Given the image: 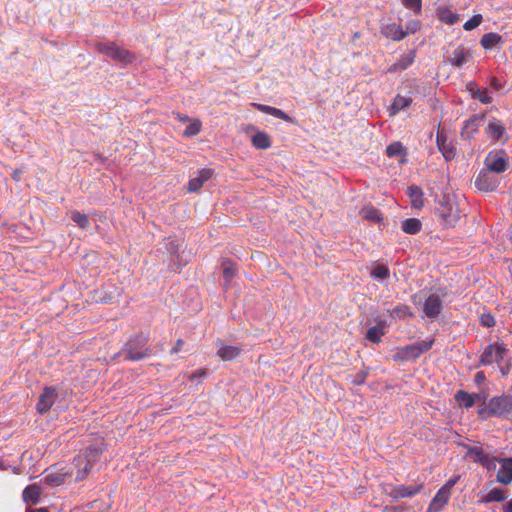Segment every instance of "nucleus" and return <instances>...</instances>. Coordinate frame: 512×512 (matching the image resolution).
<instances>
[{
  "label": "nucleus",
  "instance_id": "nucleus-26",
  "mask_svg": "<svg viewBox=\"0 0 512 512\" xmlns=\"http://www.w3.org/2000/svg\"><path fill=\"white\" fill-rule=\"evenodd\" d=\"M241 353V349L231 345H221L217 351V355L224 361H232Z\"/></svg>",
  "mask_w": 512,
  "mask_h": 512
},
{
  "label": "nucleus",
  "instance_id": "nucleus-7",
  "mask_svg": "<svg viewBox=\"0 0 512 512\" xmlns=\"http://www.w3.org/2000/svg\"><path fill=\"white\" fill-rule=\"evenodd\" d=\"M507 352L506 345L504 343L489 344L483 351L480 357V363L482 365H491L493 363L501 364L504 355Z\"/></svg>",
  "mask_w": 512,
  "mask_h": 512
},
{
  "label": "nucleus",
  "instance_id": "nucleus-3",
  "mask_svg": "<svg viewBox=\"0 0 512 512\" xmlns=\"http://www.w3.org/2000/svg\"><path fill=\"white\" fill-rule=\"evenodd\" d=\"M147 343L148 337L142 334L131 338L122 349L124 359L129 361H139L150 356L152 351L147 346Z\"/></svg>",
  "mask_w": 512,
  "mask_h": 512
},
{
  "label": "nucleus",
  "instance_id": "nucleus-16",
  "mask_svg": "<svg viewBox=\"0 0 512 512\" xmlns=\"http://www.w3.org/2000/svg\"><path fill=\"white\" fill-rule=\"evenodd\" d=\"M423 311L428 318H437L442 311V301L437 295H430L424 302Z\"/></svg>",
  "mask_w": 512,
  "mask_h": 512
},
{
  "label": "nucleus",
  "instance_id": "nucleus-37",
  "mask_svg": "<svg viewBox=\"0 0 512 512\" xmlns=\"http://www.w3.org/2000/svg\"><path fill=\"white\" fill-rule=\"evenodd\" d=\"M505 499L502 489L494 488L490 490L482 499L484 503L501 502Z\"/></svg>",
  "mask_w": 512,
  "mask_h": 512
},
{
  "label": "nucleus",
  "instance_id": "nucleus-59",
  "mask_svg": "<svg viewBox=\"0 0 512 512\" xmlns=\"http://www.w3.org/2000/svg\"><path fill=\"white\" fill-rule=\"evenodd\" d=\"M28 512H47V510L45 508H40V509H36V510H30Z\"/></svg>",
  "mask_w": 512,
  "mask_h": 512
},
{
  "label": "nucleus",
  "instance_id": "nucleus-47",
  "mask_svg": "<svg viewBox=\"0 0 512 512\" xmlns=\"http://www.w3.org/2000/svg\"><path fill=\"white\" fill-rule=\"evenodd\" d=\"M269 115L274 116V117L281 119L283 121H286V122L290 121V117L285 112H283L281 109H278L276 107L271 108Z\"/></svg>",
  "mask_w": 512,
  "mask_h": 512
},
{
  "label": "nucleus",
  "instance_id": "nucleus-1",
  "mask_svg": "<svg viewBox=\"0 0 512 512\" xmlns=\"http://www.w3.org/2000/svg\"><path fill=\"white\" fill-rule=\"evenodd\" d=\"M102 450L97 446L87 447L84 452L74 457L72 463L67 465L68 469L74 471L73 481L84 480L91 472L94 465L100 461Z\"/></svg>",
  "mask_w": 512,
  "mask_h": 512
},
{
  "label": "nucleus",
  "instance_id": "nucleus-42",
  "mask_svg": "<svg viewBox=\"0 0 512 512\" xmlns=\"http://www.w3.org/2000/svg\"><path fill=\"white\" fill-rule=\"evenodd\" d=\"M371 276L375 279H386L389 277V269L385 265H377L371 271Z\"/></svg>",
  "mask_w": 512,
  "mask_h": 512
},
{
  "label": "nucleus",
  "instance_id": "nucleus-12",
  "mask_svg": "<svg viewBox=\"0 0 512 512\" xmlns=\"http://www.w3.org/2000/svg\"><path fill=\"white\" fill-rule=\"evenodd\" d=\"M74 471L64 466L57 471L49 472L45 477V482L48 485L59 486L66 482L73 481Z\"/></svg>",
  "mask_w": 512,
  "mask_h": 512
},
{
  "label": "nucleus",
  "instance_id": "nucleus-43",
  "mask_svg": "<svg viewBox=\"0 0 512 512\" xmlns=\"http://www.w3.org/2000/svg\"><path fill=\"white\" fill-rule=\"evenodd\" d=\"M482 21H483L482 15L476 14L464 23L463 28L466 31H471V30L475 29L476 27H478L482 23Z\"/></svg>",
  "mask_w": 512,
  "mask_h": 512
},
{
  "label": "nucleus",
  "instance_id": "nucleus-53",
  "mask_svg": "<svg viewBox=\"0 0 512 512\" xmlns=\"http://www.w3.org/2000/svg\"><path fill=\"white\" fill-rule=\"evenodd\" d=\"M485 374L482 371H479L475 374L474 381L477 385H481L485 381Z\"/></svg>",
  "mask_w": 512,
  "mask_h": 512
},
{
  "label": "nucleus",
  "instance_id": "nucleus-51",
  "mask_svg": "<svg viewBox=\"0 0 512 512\" xmlns=\"http://www.w3.org/2000/svg\"><path fill=\"white\" fill-rule=\"evenodd\" d=\"M366 377H367V373L366 372H360L358 373L354 379L352 380V382L356 385H362L365 380H366Z\"/></svg>",
  "mask_w": 512,
  "mask_h": 512
},
{
  "label": "nucleus",
  "instance_id": "nucleus-2",
  "mask_svg": "<svg viewBox=\"0 0 512 512\" xmlns=\"http://www.w3.org/2000/svg\"><path fill=\"white\" fill-rule=\"evenodd\" d=\"M478 415L483 419L492 416L505 418L512 416V396L501 395L491 398L484 407L478 410Z\"/></svg>",
  "mask_w": 512,
  "mask_h": 512
},
{
  "label": "nucleus",
  "instance_id": "nucleus-39",
  "mask_svg": "<svg viewBox=\"0 0 512 512\" xmlns=\"http://www.w3.org/2000/svg\"><path fill=\"white\" fill-rule=\"evenodd\" d=\"M384 335V331L379 326L370 327L366 333V339L373 343H379L381 341V337Z\"/></svg>",
  "mask_w": 512,
  "mask_h": 512
},
{
  "label": "nucleus",
  "instance_id": "nucleus-4",
  "mask_svg": "<svg viewBox=\"0 0 512 512\" xmlns=\"http://www.w3.org/2000/svg\"><path fill=\"white\" fill-rule=\"evenodd\" d=\"M96 49L111 58L114 61L131 64L136 60V56L133 52L118 46L115 42H99L96 44Z\"/></svg>",
  "mask_w": 512,
  "mask_h": 512
},
{
  "label": "nucleus",
  "instance_id": "nucleus-32",
  "mask_svg": "<svg viewBox=\"0 0 512 512\" xmlns=\"http://www.w3.org/2000/svg\"><path fill=\"white\" fill-rule=\"evenodd\" d=\"M422 224L419 219L408 218L402 222L401 228L407 234H417L421 230Z\"/></svg>",
  "mask_w": 512,
  "mask_h": 512
},
{
  "label": "nucleus",
  "instance_id": "nucleus-56",
  "mask_svg": "<svg viewBox=\"0 0 512 512\" xmlns=\"http://www.w3.org/2000/svg\"><path fill=\"white\" fill-rule=\"evenodd\" d=\"M173 114L175 115L176 119L179 120L182 123H186V122H189L191 120L187 115H184V114H181V113H173Z\"/></svg>",
  "mask_w": 512,
  "mask_h": 512
},
{
  "label": "nucleus",
  "instance_id": "nucleus-54",
  "mask_svg": "<svg viewBox=\"0 0 512 512\" xmlns=\"http://www.w3.org/2000/svg\"><path fill=\"white\" fill-rule=\"evenodd\" d=\"M418 29V23L417 21H411L407 24V29L405 31H408L409 33H414Z\"/></svg>",
  "mask_w": 512,
  "mask_h": 512
},
{
  "label": "nucleus",
  "instance_id": "nucleus-19",
  "mask_svg": "<svg viewBox=\"0 0 512 512\" xmlns=\"http://www.w3.org/2000/svg\"><path fill=\"white\" fill-rule=\"evenodd\" d=\"M381 33L386 38L394 41H400L408 35V31H404V29L396 23L383 25Z\"/></svg>",
  "mask_w": 512,
  "mask_h": 512
},
{
  "label": "nucleus",
  "instance_id": "nucleus-50",
  "mask_svg": "<svg viewBox=\"0 0 512 512\" xmlns=\"http://www.w3.org/2000/svg\"><path fill=\"white\" fill-rule=\"evenodd\" d=\"M474 403L476 402H482L483 404H487V394L485 392L481 393H472Z\"/></svg>",
  "mask_w": 512,
  "mask_h": 512
},
{
  "label": "nucleus",
  "instance_id": "nucleus-22",
  "mask_svg": "<svg viewBox=\"0 0 512 512\" xmlns=\"http://www.w3.org/2000/svg\"><path fill=\"white\" fill-rule=\"evenodd\" d=\"M407 193L414 208L420 209L424 206V193L420 187L415 185L409 186Z\"/></svg>",
  "mask_w": 512,
  "mask_h": 512
},
{
  "label": "nucleus",
  "instance_id": "nucleus-11",
  "mask_svg": "<svg viewBox=\"0 0 512 512\" xmlns=\"http://www.w3.org/2000/svg\"><path fill=\"white\" fill-rule=\"evenodd\" d=\"M424 488V482L421 481L415 485H397L395 486L391 492L390 496L394 500L402 499V498H411L419 494Z\"/></svg>",
  "mask_w": 512,
  "mask_h": 512
},
{
  "label": "nucleus",
  "instance_id": "nucleus-9",
  "mask_svg": "<svg viewBox=\"0 0 512 512\" xmlns=\"http://www.w3.org/2000/svg\"><path fill=\"white\" fill-rule=\"evenodd\" d=\"M436 144L446 161H451L457 156V150L454 141L449 140L444 132H437Z\"/></svg>",
  "mask_w": 512,
  "mask_h": 512
},
{
  "label": "nucleus",
  "instance_id": "nucleus-55",
  "mask_svg": "<svg viewBox=\"0 0 512 512\" xmlns=\"http://www.w3.org/2000/svg\"><path fill=\"white\" fill-rule=\"evenodd\" d=\"M184 344V341L182 339H178L174 347L171 349V354L178 353L182 346Z\"/></svg>",
  "mask_w": 512,
  "mask_h": 512
},
{
  "label": "nucleus",
  "instance_id": "nucleus-24",
  "mask_svg": "<svg viewBox=\"0 0 512 512\" xmlns=\"http://www.w3.org/2000/svg\"><path fill=\"white\" fill-rule=\"evenodd\" d=\"M504 131H505V127L503 126L501 121L498 119H495V118L489 122V124L486 128L487 135L489 137H491L492 140H494V141L500 140Z\"/></svg>",
  "mask_w": 512,
  "mask_h": 512
},
{
  "label": "nucleus",
  "instance_id": "nucleus-48",
  "mask_svg": "<svg viewBox=\"0 0 512 512\" xmlns=\"http://www.w3.org/2000/svg\"><path fill=\"white\" fill-rule=\"evenodd\" d=\"M460 476L449 479L440 489L451 495V490L454 485L459 481Z\"/></svg>",
  "mask_w": 512,
  "mask_h": 512
},
{
  "label": "nucleus",
  "instance_id": "nucleus-35",
  "mask_svg": "<svg viewBox=\"0 0 512 512\" xmlns=\"http://www.w3.org/2000/svg\"><path fill=\"white\" fill-rule=\"evenodd\" d=\"M439 19L449 25L455 24L459 20V15L454 13L449 8H441L438 11Z\"/></svg>",
  "mask_w": 512,
  "mask_h": 512
},
{
  "label": "nucleus",
  "instance_id": "nucleus-27",
  "mask_svg": "<svg viewBox=\"0 0 512 512\" xmlns=\"http://www.w3.org/2000/svg\"><path fill=\"white\" fill-rule=\"evenodd\" d=\"M500 43H502V36L494 32L484 34L480 40V44L486 50L493 49Z\"/></svg>",
  "mask_w": 512,
  "mask_h": 512
},
{
  "label": "nucleus",
  "instance_id": "nucleus-10",
  "mask_svg": "<svg viewBox=\"0 0 512 512\" xmlns=\"http://www.w3.org/2000/svg\"><path fill=\"white\" fill-rule=\"evenodd\" d=\"M474 184L475 187L482 192H492L498 187L499 180L497 177L491 175V172L483 169L476 177Z\"/></svg>",
  "mask_w": 512,
  "mask_h": 512
},
{
  "label": "nucleus",
  "instance_id": "nucleus-49",
  "mask_svg": "<svg viewBox=\"0 0 512 512\" xmlns=\"http://www.w3.org/2000/svg\"><path fill=\"white\" fill-rule=\"evenodd\" d=\"M206 373H207L206 369H198V370L194 371L193 373H191L189 375L188 379L191 382H195L196 380L205 377Z\"/></svg>",
  "mask_w": 512,
  "mask_h": 512
},
{
  "label": "nucleus",
  "instance_id": "nucleus-52",
  "mask_svg": "<svg viewBox=\"0 0 512 512\" xmlns=\"http://www.w3.org/2000/svg\"><path fill=\"white\" fill-rule=\"evenodd\" d=\"M252 105L258 109L259 111L270 114L272 106L264 105V104H258V103H252Z\"/></svg>",
  "mask_w": 512,
  "mask_h": 512
},
{
  "label": "nucleus",
  "instance_id": "nucleus-45",
  "mask_svg": "<svg viewBox=\"0 0 512 512\" xmlns=\"http://www.w3.org/2000/svg\"><path fill=\"white\" fill-rule=\"evenodd\" d=\"M480 323L482 326L484 327H493L495 326L496 324V321H495V318L492 314L490 313H483L481 316H480Z\"/></svg>",
  "mask_w": 512,
  "mask_h": 512
},
{
  "label": "nucleus",
  "instance_id": "nucleus-14",
  "mask_svg": "<svg viewBox=\"0 0 512 512\" xmlns=\"http://www.w3.org/2000/svg\"><path fill=\"white\" fill-rule=\"evenodd\" d=\"M484 115H473L471 118L464 122L461 128L460 136L464 140H470L478 132V127L483 121Z\"/></svg>",
  "mask_w": 512,
  "mask_h": 512
},
{
  "label": "nucleus",
  "instance_id": "nucleus-18",
  "mask_svg": "<svg viewBox=\"0 0 512 512\" xmlns=\"http://www.w3.org/2000/svg\"><path fill=\"white\" fill-rule=\"evenodd\" d=\"M499 463L501 467L497 473V481L508 485L512 482V458H503Z\"/></svg>",
  "mask_w": 512,
  "mask_h": 512
},
{
  "label": "nucleus",
  "instance_id": "nucleus-36",
  "mask_svg": "<svg viewBox=\"0 0 512 512\" xmlns=\"http://www.w3.org/2000/svg\"><path fill=\"white\" fill-rule=\"evenodd\" d=\"M391 316L399 319H405L413 317L414 314L408 305L399 304L393 308V310L391 311Z\"/></svg>",
  "mask_w": 512,
  "mask_h": 512
},
{
  "label": "nucleus",
  "instance_id": "nucleus-23",
  "mask_svg": "<svg viewBox=\"0 0 512 512\" xmlns=\"http://www.w3.org/2000/svg\"><path fill=\"white\" fill-rule=\"evenodd\" d=\"M41 488L37 484L28 485L23 491V500L26 503L37 504L41 497Z\"/></svg>",
  "mask_w": 512,
  "mask_h": 512
},
{
  "label": "nucleus",
  "instance_id": "nucleus-38",
  "mask_svg": "<svg viewBox=\"0 0 512 512\" xmlns=\"http://www.w3.org/2000/svg\"><path fill=\"white\" fill-rule=\"evenodd\" d=\"M202 128V123L199 119H193L189 121V125L183 132V135L186 137H192L200 133Z\"/></svg>",
  "mask_w": 512,
  "mask_h": 512
},
{
  "label": "nucleus",
  "instance_id": "nucleus-33",
  "mask_svg": "<svg viewBox=\"0 0 512 512\" xmlns=\"http://www.w3.org/2000/svg\"><path fill=\"white\" fill-rule=\"evenodd\" d=\"M454 398L459 403V405L465 407L466 409H469L475 405L472 393H468L464 390L457 391Z\"/></svg>",
  "mask_w": 512,
  "mask_h": 512
},
{
  "label": "nucleus",
  "instance_id": "nucleus-13",
  "mask_svg": "<svg viewBox=\"0 0 512 512\" xmlns=\"http://www.w3.org/2000/svg\"><path fill=\"white\" fill-rule=\"evenodd\" d=\"M437 213L447 226H455L459 220L458 210L449 202H441Z\"/></svg>",
  "mask_w": 512,
  "mask_h": 512
},
{
  "label": "nucleus",
  "instance_id": "nucleus-44",
  "mask_svg": "<svg viewBox=\"0 0 512 512\" xmlns=\"http://www.w3.org/2000/svg\"><path fill=\"white\" fill-rule=\"evenodd\" d=\"M403 5L415 13H419L422 7V0H402Z\"/></svg>",
  "mask_w": 512,
  "mask_h": 512
},
{
  "label": "nucleus",
  "instance_id": "nucleus-20",
  "mask_svg": "<svg viewBox=\"0 0 512 512\" xmlns=\"http://www.w3.org/2000/svg\"><path fill=\"white\" fill-rule=\"evenodd\" d=\"M386 155L389 158L400 157L398 160L400 164L407 162L408 153L406 147L400 141L390 143L386 148Z\"/></svg>",
  "mask_w": 512,
  "mask_h": 512
},
{
  "label": "nucleus",
  "instance_id": "nucleus-46",
  "mask_svg": "<svg viewBox=\"0 0 512 512\" xmlns=\"http://www.w3.org/2000/svg\"><path fill=\"white\" fill-rule=\"evenodd\" d=\"M499 461L500 460H498L496 457L488 455L487 460L485 459L481 465L486 467L488 470H495L497 467V462Z\"/></svg>",
  "mask_w": 512,
  "mask_h": 512
},
{
  "label": "nucleus",
  "instance_id": "nucleus-28",
  "mask_svg": "<svg viewBox=\"0 0 512 512\" xmlns=\"http://www.w3.org/2000/svg\"><path fill=\"white\" fill-rule=\"evenodd\" d=\"M469 57V53L466 51L463 47L456 48L452 55L449 58L450 64L461 67L467 62V59Z\"/></svg>",
  "mask_w": 512,
  "mask_h": 512
},
{
  "label": "nucleus",
  "instance_id": "nucleus-40",
  "mask_svg": "<svg viewBox=\"0 0 512 512\" xmlns=\"http://www.w3.org/2000/svg\"><path fill=\"white\" fill-rule=\"evenodd\" d=\"M223 267V277L226 282H230L232 278L235 276L236 268L234 264L230 260H224L222 262Z\"/></svg>",
  "mask_w": 512,
  "mask_h": 512
},
{
  "label": "nucleus",
  "instance_id": "nucleus-21",
  "mask_svg": "<svg viewBox=\"0 0 512 512\" xmlns=\"http://www.w3.org/2000/svg\"><path fill=\"white\" fill-rule=\"evenodd\" d=\"M451 495L439 489L431 500L427 512H441L444 506L449 502Z\"/></svg>",
  "mask_w": 512,
  "mask_h": 512
},
{
  "label": "nucleus",
  "instance_id": "nucleus-30",
  "mask_svg": "<svg viewBox=\"0 0 512 512\" xmlns=\"http://www.w3.org/2000/svg\"><path fill=\"white\" fill-rule=\"evenodd\" d=\"M252 145L261 150L268 149L271 146L270 136L265 132H257L251 139Z\"/></svg>",
  "mask_w": 512,
  "mask_h": 512
},
{
  "label": "nucleus",
  "instance_id": "nucleus-60",
  "mask_svg": "<svg viewBox=\"0 0 512 512\" xmlns=\"http://www.w3.org/2000/svg\"><path fill=\"white\" fill-rule=\"evenodd\" d=\"M500 370H501V372H502V374H503V375H505V374H506L503 368H501Z\"/></svg>",
  "mask_w": 512,
  "mask_h": 512
},
{
  "label": "nucleus",
  "instance_id": "nucleus-58",
  "mask_svg": "<svg viewBox=\"0 0 512 512\" xmlns=\"http://www.w3.org/2000/svg\"><path fill=\"white\" fill-rule=\"evenodd\" d=\"M12 177H13L14 180L19 181V179H20V171L15 170L13 172V174H12Z\"/></svg>",
  "mask_w": 512,
  "mask_h": 512
},
{
  "label": "nucleus",
  "instance_id": "nucleus-8",
  "mask_svg": "<svg viewBox=\"0 0 512 512\" xmlns=\"http://www.w3.org/2000/svg\"><path fill=\"white\" fill-rule=\"evenodd\" d=\"M59 393L56 387L47 386L43 389L39 395L38 402L36 404V410L39 414H45L54 405L58 399Z\"/></svg>",
  "mask_w": 512,
  "mask_h": 512
},
{
  "label": "nucleus",
  "instance_id": "nucleus-34",
  "mask_svg": "<svg viewBox=\"0 0 512 512\" xmlns=\"http://www.w3.org/2000/svg\"><path fill=\"white\" fill-rule=\"evenodd\" d=\"M466 455L470 457L473 462L482 464L485 459L487 460L489 454L485 453L482 447L474 446L468 448Z\"/></svg>",
  "mask_w": 512,
  "mask_h": 512
},
{
  "label": "nucleus",
  "instance_id": "nucleus-31",
  "mask_svg": "<svg viewBox=\"0 0 512 512\" xmlns=\"http://www.w3.org/2000/svg\"><path fill=\"white\" fill-rule=\"evenodd\" d=\"M360 215L369 221L380 222L382 220L381 213L374 206L367 205L360 210Z\"/></svg>",
  "mask_w": 512,
  "mask_h": 512
},
{
  "label": "nucleus",
  "instance_id": "nucleus-41",
  "mask_svg": "<svg viewBox=\"0 0 512 512\" xmlns=\"http://www.w3.org/2000/svg\"><path fill=\"white\" fill-rule=\"evenodd\" d=\"M72 220L82 229H86L89 226V219L86 214L79 211H74L71 215Z\"/></svg>",
  "mask_w": 512,
  "mask_h": 512
},
{
  "label": "nucleus",
  "instance_id": "nucleus-29",
  "mask_svg": "<svg viewBox=\"0 0 512 512\" xmlns=\"http://www.w3.org/2000/svg\"><path fill=\"white\" fill-rule=\"evenodd\" d=\"M411 103V97H406L400 94L396 95L391 105L390 114L396 115L400 110L410 106Z\"/></svg>",
  "mask_w": 512,
  "mask_h": 512
},
{
  "label": "nucleus",
  "instance_id": "nucleus-5",
  "mask_svg": "<svg viewBox=\"0 0 512 512\" xmlns=\"http://www.w3.org/2000/svg\"><path fill=\"white\" fill-rule=\"evenodd\" d=\"M434 344V339L432 337H429L425 340L418 341L413 344H409L406 346H403L399 349V351L396 354V358L404 361H409L411 359H417L422 354L429 351Z\"/></svg>",
  "mask_w": 512,
  "mask_h": 512
},
{
  "label": "nucleus",
  "instance_id": "nucleus-6",
  "mask_svg": "<svg viewBox=\"0 0 512 512\" xmlns=\"http://www.w3.org/2000/svg\"><path fill=\"white\" fill-rule=\"evenodd\" d=\"M509 157L504 150H492L485 157V169L489 172L502 173L508 168Z\"/></svg>",
  "mask_w": 512,
  "mask_h": 512
},
{
  "label": "nucleus",
  "instance_id": "nucleus-57",
  "mask_svg": "<svg viewBox=\"0 0 512 512\" xmlns=\"http://www.w3.org/2000/svg\"><path fill=\"white\" fill-rule=\"evenodd\" d=\"M504 512H512V500L507 502V504L504 506Z\"/></svg>",
  "mask_w": 512,
  "mask_h": 512
},
{
  "label": "nucleus",
  "instance_id": "nucleus-17",
  "mask_svg": "<svg viewBox=\"0 0 512 512\" xmlns=\"http://www.w3.org/2000/svg\"><path fill=\"white\" fill-rule=\"evenodd\" d=\"M415 56L416 54L415 51L413 50L401 55L400 58L388 68L387 72L397 73L406 70L409 66L413 64Z\"/></svg>",
  "mask_w": 512,
  "mask_h": 512
},
{
  "label": "nucleus",
  "instance_id": "nucleus-25",
  "mask_svg": "<svg viewBox=\"0 0 512 512\" xmlns=\"http://www.w3.org/2000/svg\"><path fill=\"white\" fill-rule=\"evenodd\" d=\"M466 87L467 90L471 93L472 98L478 99L484 104H489L492 102V97L489 96L487 89L479 90L474 82L467 83Z\"/></svg>",
  "mask_w": 512,
  "mask_h": 512
},
{
  "label": "nucleus",
  "instance_id": "nucleus-15",
  "mask_svg": "<svg viewBox=\"0 0 512 512\" xmlns=\"http://www.w3.org/2000/svg\"><path fill=\"white\" fill-rule=\"evenodd\" d=\"M213 175L212 169H200L196 175L192 177L188 182V191L197 192L199 191L204 183H206Z\"/></svg>",
  "mask_w": 512,
  "mask_h": 512
}]
</instances>
